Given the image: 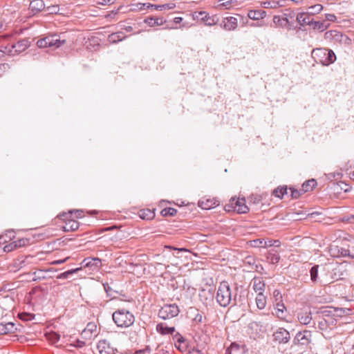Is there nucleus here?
<instances>
[{"mask_svg": "<svg viewBox=\"0 0 354 354\" xmlns=\"http://www.w3.org/2000/svg\"><path fill=\"white\" fill-rule=\"evenodd\" d=\"M237 290L238 287L236 286L235 293H233L228 282L226 281H221L216 292V302L221 307H227L230 304L236 306L237 304Z\"/></svg>", "mask_w": 354, "mask_h": 354, "instance_id": "obj_1", "label": "nucleus"}, {"mask_svg": "<svg viewBox=\"0 0 354 354\" xmlns=\"http://www.w3.org/2000/svg\"><path fill=\"white\" fill-rule=\"evenodd\" d=\"M112 318L117 326L120 328H128L135 322L134 315L124 308L115 310Z\"/></svg>", "mask_w": 354, "mask_h": 354, "instance_id": "obj_2", "label": "nucleus"}, {"mask_svg": "<svg viewBox=\"0 0 354 354\" xmlns=\"http://www.w3.org/2000/svg\"><path fill=\"white\" fill-rule=\"evenodd\" d=\"M313 334L310 330H304L298 332L293 339V344L298 346L304 349L310 348V344L313 340Z\"/></svg>", "mask_w": 354, "mask_h": 354, "instance_id": "obj_3", "label": "nucleus"}, {"mask_svg": "<svg viewBox=\"0 0 354 354\" xmlns=\"http://www.w3.org/2000/svg\"><path fill=\"white\" fill-rule=\"evenodd\" d=\"M66 42L65 39H61L60 36L56 34L49 35L37 41L39 48L55 47L59 48Z\"/></svg>", "mask_w": 354, "mask_h": 354, "instance_id": "obj_4", "label": "nucleus"}, {"mask_svg": "<svg viewBox=\"0 0 354 354\" xmlns=\"http://www.w3.org/2000/svg\"><path fill=\"white\" fill-rule=\"evenodd\" d=\"M179 313L180 310L176 304H166L159 310L158 317L166 320L176 317Z\"/></svg>", "mask_w": 354, "mask_h": 354, "instance_id": "obj_5", "label": "nucleus"}, {"mask_svg": "<svg viewBox=\"0 0 354 354\" xmlns=\"http://www.w3.org/2000/svg\"><path fill=\"white\" fill-rule=\"evenodd\" d=\"M328 252L330 255L335 258L350 257V251L348 248L339 246L335 243L330 245L328 247Z\"/></svg>", "mask_w": 354, "mask_h": 354, "instance_id": "obj_6", "label": "nucleus"}, {"mask_svg": "<svg viewBox=\"0 0 354 354\" xmlns=\"http://www.w3.org/2000/svg\"><path fill=\"white\" fill-rule=\"evenodd\" d=\"M250 245L254 248H268L271 246L279 247L281 241L279 240H265L263 239H257L250 241Z\"/></svg>", "mask_w": 354, "mask_h": 354, "instance_id": "obj_7", "label": "nucleus"}, {"mask_svg": "<svg viewBox=\"0 0 354 354\" xmlns=\"http://www.w3.org/2000/svg\"><path fill=\"white\" fill-rule=\"evenodd\" d=\"M273 340L279 344H286L290 339V335L289 332L283 328H279L274 332Z\"/></svg>", "mask_w": 354, "mask_h": 354, "instance_id": "obj_8", "label": "nucleus"}, {"mask_svg": "<svg viewBox=\"0 0 354 354\" xmlns=\"http://www.w3.org/2000/svg\"><path fill=\"white\" fill-rule=\"evenodd\" d=\"M199 297L205 306H211L214 301V291L211 288L202 289L199 292Z\"/></svg>", "mask_w": 354, "mask_h": 354, "instance_id": "obj_9", "label": "nucleus"}, {"mask_svg": "<svg viewBox=\"0 0 354 354\" xmlns=\"http://www.w3.org/2000/svg\"><path fill=\"white\" fill-rule=\"evenodd\" d=\"M175 347L180 352H185L187 349V343L185 339L179 333H176L172 336Z\"/></svg>", "mask_w": 354, "mask_h": 354, "instance_id": "obj_10", "label": "nucleus"}, {"mask_svg": "<svg viewBox=\"0 0 354 354\" xmlns=\"http://www.w3.org/2000/svg\"><path fill=\"white\" fill-rule=\"evenodd\" d=\"M204 15L203 18H201V21H204L205 25L207 26H212L217 23V20H215L214 17H209L205 12L201 11V12H195L193 14V19L199 20L201 18L200 17Z\"/></svg>", "mask_w": 354, "mask_h": 354, "instance_id": "obj_11", "label": "nucleus"}, {"mask_svg": "<svg viewBox=\"0 0 354 354\" xmlns=\"http://www.w3.org/2000/svg\"><path fill=\"white\" fill-rule=\"evenodd\" d=\"M30 41L28 39H23L18 41L17 43L11 45V48L9 49L8 52L11 53L12 50L15 49V53H21L27 49L30 46Z\"/></svg>", "mask_w": 354, "mask_h": 354, "instance_id": "obj_12", "label": "nucleus"}, {"mask_svg": "<svg viewBox=\"0 0 354 354\" xmlns=\"http://www.w3.org/2000/svg\"><path fill=\"white\" fill-rule=\"evenodd\" d=\"M46 8L44 0H32L29 4V9L33 14H37Z\"/></svg>", "mask_w": 354, "mask_h": 354, "instance_id": "obj_13", "label": "nucleus"}, {"mask_svg": "<svg viewBox=\"0 0 354 354\" xmlns=\"http://www.w3.org/2000/svg\"><path fill=\"white\" fill-rule=\"evenodd\" d=\"M245 202L244 198H232V203L235 205L236 210L239 214H245L249 211V208L245 205Z\"/></svg>", "mask_w": 354, "mask_h": 354, "instance_id": "obj_14", "label": "nucleus"}, {"mask_svg": "<svg viewBox=\"0 0 354 354\" xmlns=\"http://www.w3.org/2000/svg\"><path fill=\"white\" fill-rule=\"evenodd\" d=\"M226 30H234L237 28V19L233 17L224 18L223 24L221 25Z\"/></svg>", "mask_w": 354, "mask_h": 354, "instance_id": "obj_15", "label": "nucleus"}, {"mask_svg": "<svg viewBox=\"0 0 354 354\" xmlns=\"http://www.w3.org/2000/svg\"><path fill=\"white\" fill-rule=\"evenodd\" d=\"M314 19L313 15L309 12H300L297 15V21L301 26L309 25L312 22V19Z\"/></svg>", "mask_w": 354, "mask_h": 354, "instance_id": "obj_16", "label": "nucleus"}, {"mask_svg": "<svg viewBox=\"0 0 354 354\" xmlns=\"http://www.w3.org/2000/svg\"><path fill=\"white\" fill-rule=\"evenodd\" d=\"M156 330L161 335H173L176 331L174 326H168L165 323H159L156 325Z\"/></svg>", "mask_w": 354, "mask_h": 354, "instance_id": "obj_17", "label": "nucleus"}, {"mask_svg": "<svg viewBox=\"0 0 354 354\" xmlns=\"http://www.w3.org/2000/svg\"><path fill=\"white\" fill-rule=\"evenodd\" d=\"M325 38L333 39L336 41H342L344 38L346 39V37L337 30H332L325 32Z\"/></svg>", "mask_w": 354, "mask_h": 354, "instance_id": "obj_18", "label": "nucleus"}, {"mask_svg": "<svg viewBox=\"0 0 354 354\" xmlns=\"http://www.w3.org/2000/svg\"><path fill=\"white\" fill-rule=\"evenodd\" d=\"M326 55L324 59H320L319 62L324 66H328L330 64H333L336 60V55L335 53L330 49H326Z\"/></svg>", "mask_w": 354, "mask_h": 354, "instance_id": "obj_19", "label": "nucleus"}, {"mask_svg": "<svg viewBox=\"0 0 354 354\" xmlns=\"http://www.w3.org/2000/svg\"><path fill=\"white\" fill-rule=\"evenodd\" d=\"M17 328L12 322L0 323V335L14 333Z\"/></svg>", "mask_w": 354, "mask_h": 354, "instance_id": "obj_20", "label": "nucleus"}, {"mask_svg": "<svg viewBox=\"0 0 354 354\" xmlns=\"http://www.w3.org/2000/svg\"><path fill=\"white\" fill-rule=\"evenodd\" d=\"M252 287L255 292L263 294L265 290V283L261 278L254 277L252 281Z\"/></svg>", "mask_w": 354, "mask_h": 354, "instance_id": "obj_21", "label": "nucleus"}, {"mask_svg": "<svg viewBox=\"0 0 354 354\" xmlns=\"http://www.w3.org/2000/svg\"><path fill=\"white\" fill-rule=\"evenodd\" d=\"M329 26V23L326 21H318L315 20V19H312V22L310 24V26L312 27L313 30H317L320 32H322L327 29V28Z\"/></svg>", "mask_w": 354, "mask_h": 354, "instance_id": "obj_22", "label": "nucleus"}, {"mask_svg": "<svg viewBox=\"0 0 354 354\" xmlns=\"http://www.w3.org/2000/svg\"><path fill=\"white\" fill-rule=\"evenodd\" d=\"M144 22L150 27L161 26L166 22L163 17H149L145 19Z\"/></svg>", "mask_w": 354, "mask_h": 354, "instance_id": "obj_23", "label": "nucleus"}, {"mask_svg": "<svg viewBox=\"0 0 354 354\" xmlns=\"http://www.w3.org/2000/svg\"><path fill=\"white\" fill-rule=\"evenodd\" d=\"M297 319L303 325L309 324L312 320L311 312L307 310L300 312L297 315Z\"/></svg>", "mask_w": 354, "mask_h": 354, "instance_id": "obj_24", "label": "nucleus"}, {"mask_svg": "<svg viewBox=\"0 0 354 354\" xmlns=\"http://www.w3.org/2000/svg\"><path fill=\"white\" fill-rule=\"evenodd\" d=\"M266 16V11L263 10H251L248 13V17L253 20H259Z\"/></svg>", "mask_w": 354, "mask_h": 354, "instance_id": "obj_25", "label": "nucleus"}, {"mask_svg": "<svg viewBox=\"0 0 354 354\" xmlns=\"http://www.w3.org/2000/svg\"><path fill=\"white\" fill-rule=\"evenodd\" d=\"M275 312L272 313V315L276 316L277 318L280 319H284L286 313L285 310L286 307L283 303L278 302L277 303L275 308H274Z\"/></svg>", "mask_w": 354, "mask_h": 354, "instance_id": "obj_26", "label": "nucleus"}, {"mask_svg": "<svg viewBox=\"0 0 354 354\" xmlns=\"http://www.w3.org/2000/svg\"><path fill=\"white\" fill-rule=\"evenodd\" d=\"M97 330V326L95 323L89 322L87 324L86 328L82 331V335H84L86 338H91L93 333L95 332Z\"/></svg>", "mask_w": 354, "mask_h": 354, "instance_id": "obj_27", "label": "nucleus"}, {"mask_svg": "<svg viewBox=\"0 0 354 354\" xmlns=\"http://www.w3.org/2000/svg\"><path fill=\"white\" fill-rule=\"evenodd\" d=\"M217 205V201L215 200L207 199L205 201H198V206L204 209H210Z\"/></svg>", "mask_w": 354, "mask_h": 354, "instance_id": "obj_28", "label": "nucleus"}, {"mask_svg": "<svg viewBox=\"0 0 354 354\" xmlns=\"http://www.w3.org/2000/svg\"><path fill=\"white\" fill-rule=\"evenodd\" d=\"M63 228L66 232L75 231L79 228V223L75 220L70 219L66 222Z\"/></svg>", "mask_w": 354, "mask_h": 354, "instance_id": "obj_29", "label": "nucleus"}, {"mask_svg": "<svg viewBox=\"0 0 354 354\" xmlns=\"http://www.w3.org/2000/svg\"><path fill=\"white\" fill-rule=\"evenodd\" d=\"M256 304L259 310H263L266 306V297L264 294L258 293L256 297Z\"/></svg>", "mask_w": 354, "mask_h": 354, "instance_id": "obj_30", "label": "nucleus"}, {"mask_svg": "<svg viewBox=\"0 0 354 354\" xmlns=\"http://www.w3.org/2000/svg\"><path fill=\"white\" fill-rule=\"evenodd\" d=\"M174 7H175V4L173 3H166V4H162V5H156V4L148 3L147 6V8H153L154 10H162L164 9L171 10V9H173Z\"/></svg>", "mask_w": 354, "mask_h": 354, "instance_id": "obj_31", "label": "nucleus"}, {"mask_svg": "<svg viewBox=\"0 0 354 354\" xmlns=\"http://www.w3.org/2000/svg\"><path fill=\"white\" fill-rule=\"evenodd\" d=\"M249 327L252 329L259 328L260 332L265 333L266 331L267 324H265L261 322L254 321L250 323Z\"/></svg>", "mask_w": 354, "mask_h": 354, "instance_id": "obj_32", "label": "nucleus"}, {"mask_svg": "<svg viewBox=\"0 0 354 354\" xmlns=\"http://www.w3.org/2000/svg\"><path fill=\"white\" fill-rule=\"evenodd\" d=\"M317 185V182L315 179H310L306 181L302 185V192H306L311 190L315 185Z\"/></svg>", "mask_w": 354, "mask_h": 354, "instance_id": "obj_33", "label": "nucleus"}, {"mask_svg": "<svg viewBox=\"0 0 354 354\" xmlns=\"http://www.w3.org/2000/svg\"><path fill=\"white\" fill-rule=\"evenodd\" d=\"M261 5L265 8H277L278 7L282 6V4H280L279 1H267L261 3Z\"/></svg>", "mask_w": 354, "mask_h": 354, "instance_id": "obj_34", "label": "nucleus"}, {"mask_svg": "<svg viewBox=\"0 0 354 354\" xmlns=\"http://www.w3.org/2000/svg\"><path fill=\"white\" fill-rule=\"evenodd\" d=\"M326 48H315L312 51V55L315 57H318L319 60L320 59H324L326 55Z\"/></svg>", "mask_w": 354, "mask_h": 354, "instance_id": "obj_35", "label": "nucleus"}, {"mask_svg": "<svg viewBox=\"0 0 354 354\" xmlns=\"http://www.w3.org/2000/svg\"><path fill=\"white\" fill-rule=\"evenodd\" d=\"M141 331L140 327L135 328L133 330L128 331L129 338L131 342H136L138 341V333Z\"/></svg>", "mask_w": 354, "mask_h": 354, "instance_id": "obj_36", "label": "nucleus"}, {"mask_svg": "<svg viewBox=\"0 0 354 354\" xmlns=\"http://www.w3.org/2000/svg\"><path fill=\"white\" fill-rule=\"evenodd\" d=\"M318 269H319V266L315 265V266H313L310 270V279H311L312 282L314 283H316L318 279Z\"/></svg>", "mask_w": 354, "mask_h": 354, "instance_id": "obj_37", "label": "nucleus"}, {"mask_svg": "<svg viewBox=\"0 0 354 354\" xmlns=\"http://www.w3.org/2000/svg\"><path fill=\"white\" fill-rule=\"evenodd\" d=\"M80 270H81V268L67 270V271L62 272V273L59 274V275H57V278L60 279H67L71 275L73 274L74 273H76L77 271H79Z\"/></svg>", "mask_w": 354, "mask_h": 354, "instance_id": "obj_38", "label": "nucleus"}, {"mask_svg": "<svg viewBox=\"0 0 354 354\" xmlns=\"http://www.w3.org/2000/svg\"><path fill=\"white\" fill-rule=\"evenodd\" d=\"M84 261L86 262L85 266H95L96 267H98L101 264V260L98 258H92V259H84Z\"/></svg>", "mask_w": 354, "mask_h": 354, "instance_id": "obj_39", "label": "nucleus"}, {"mask_svg": "<svg viewBox=\"0 0 354 354\" xmlns=\"http://www.w3.org/2000/svg\"><path fill=\"white\" fill-rule=\"evenodd\" d=\"M288 188L287 187H278L274 190V194L275 196L279 198H282L285 194H288Z\"/></svg>", "mask_w": 354, "mask_h": 354, "instance_id": "obj_40", "label": "nucleus"}, {"mask_svg": "<svg viewBox=\"0 0 354 354\" xmlns=\"http://www.w3.org/2000/svg\"><path fill=\"white\" fill-rule=\"evenodd\" d=\"M47 338L52 344H55L59 340L60 335L55 332H52L47 335Z\"/></svg>", "mask_w": 354, "mask_h": 354, "instance_id": "obj_41", "label": "nucleus"}, {"mask_svg": "<svg viewBox=\"0 0 354 354\" xmlns=\"http://www.w3.org/2000/svg\"><path fill=\"white\" fill-rule=\"evenodd\" d=\"M177 213V210L173 207H166L163 209L161 212V214L166 216H175Z\"/></svg>", "mask_w": 354, "mask_h": 354, "instance_id": "obj_42", "label": "nucleus"}, {"mask_svg": "<svg viewBox=\"0 0 354 354\" xmlns=\"http://www.w3.org/2000/svg\"><path fill=\"white\" fill-rule=\"evenodd\" d=\"M122 32L113 33L109 36V39L113 42L122 41L124 38L126 37L125 36H122Z\"/></svg>", "mask_w": 354, "mask_h": 354, "instance_id": "obj_43", "label": "nucleus"}, {"mask_svg": "<svg viewBox=\"0 0 354 354\" xmlns=\"http://www.w3.org/2000/svg\"><path fill=\"white\" fill-rule=\"evenodd\" d=\"M47 12L48 14H57L59 11V8L57 5H52V6H46V8L44 9Z\"/></svg>", "mask_w": 354, "mask_h": 354, "instance_id": "obj_44", "label": "nucleus"}, {"mask_svg": "<svg viewBox=\"0 0 354 354\" xmlns=\"http://www.w3.org/2000/svg\"><path fill=\"white\" fill-rule=\"evenodd\" d=\"M323 7L321 4H316L315 6H310L309 7V12L312 15H315L316 13H319L322 10Z\"/></svg>", "mask_w": 354, "mask_h": 354, "instance_id": "obj_45", "label": "nucleus"}, {"mask_svg": "<svg viewBox=\"0 0 354 354\" xmlns=\"http://www.w3.org/2000/svg\"><path fill=\"white\" fill-rule=\"evenodd\" d=\"M268 259L270 261L271 263L275 264L279 262L280 257L277 254H272L271 252H269Z\"/></svg>", "mask_w": 354, "mask_h": 354, "instance_id": "obj_46", "label": "nucleus"}, {"mask_svg": "<svg viewBox=\"0 0 354 354\" xmlns=\"http://www.w3.org/2000/svg\"><path fill=\"white\" fill-rule=\"evenodd\" d=\"M290 196L292 198L297 199L304 192H302V189L300 190H297L294 188H290Z\"/></svg>", "mask_w": 354, "mask_h": 354, "instance_id": "obj_47", "label": "nucleus"}, {"mask_svg": "<svg viewBox=\"0 0 354 354\" xmlns=\"http://www.w3.org/2000/svg\"><path fill=\"white\" fill-rule=\"evenodd\" d=\"M13 243H14V247H15L16 248H20V247H22V246H24L26 245V243H28V239H22L17 240L16 241H13Z\"/></svg>", "mask_w": 354, "mask_h": 354, "instance_id": "obj_48", "label": "nucleus"}, {"mask_svg": "<svg viewBox=\"0 0 354 354\" xmlns=\"http://www.w3.org/2000/svg\"><path fill=\"white\" fill-rule=\"evenodd\" d=\"M156 354H169L167 346L164 347L162 345H158L156 348Z\"/></svg>", "mask_w": 354, "mask_h": 354, "instance_id": "obj_49", "label": "nucleus"}, {"mask_svg": "<svg viewBox=\"0 0 354 354\" xmlns=\"http://www.w3.org/2000/svg\"><path fill=\"white\" fill-rule=\"evenodd\" d=\"M140 217L142 219H151L153 217V214L150 210H147V212H143L142 214L140 215Z\"/></svg>", "mask_w": 354, "mask_h": 354, "instance_id": "obj_50", "label": "nucleus"}, {"mask_svg": "<svg viewBox=\"0 0 354 354\" xmlns=\"http://www.w3.org/2000/svg\"><path fill=\"white\" fill-rule=\"evenodd\" d=\"M104 289L107 294L108 297H112V293L114 292L108 283H103Z\"/></svg>", "mask_w": 354, "mask_h": 354, "instance_id": "obj_51", "label": "nucleus"}, {"mask_svg": "<svg viewBox=\"0 0 354 354\" xmlns=\"http://www.w3.org/2000/svg\"><path fill=\"white\" fill-rule=\"evenodd\" d=\"M239 349V347L238 345L236 344H232L231 345V347L230 348H228L227 350H226V354H232V352L234 350L236 351H238Z\"/></svg>", "mask_w": 354, "mask_h": 354, "instance_id": "obj_52", "label": "nucleus"}, {"mask_svg": "<svg viewBox=\"0 0 354 354\" xmlns=\"http://www.w3.org/2000/svg\"><path fill=\"white\" fill-rule=\"evenodd\" d=\"M100 354H115L114 350L109 346L108 347V350L103 348L100 351Z\"/></svg>", "mask_w": 354, "mask_h": 354, "instance_id": "obj_53", "label": "nucleus"}, {"mask_svg": "<svg viewBox=\"0 0 354 354\" xmlns=\"http://www.w3.org/2000/svg\"><path fill=\"white\" fill-rule=\"evenodd\" d=\"M221 3L219 4V6L227 8L230 6L232 1V0H219Z\"/></svg>", "mask_w": 354, "mask_h": 354, "instance_id": "obj_54", "label": "nucleus"}, {"mask_svg": "<svg viewBox=\"0 0 354 354\" xmlns=\"http://www.w3.org/2000/svg\"><path fill=\"white\" fill-rule=\"evenodd\" d=\"M15 248H16L14 247V243L12 242L11 243H10L4 247V250L6 252H10Z\"/></svg>", "mask_w": 354, "mask_h": 354, "instance_id": "obj_55", "label": "nucleus"}, {"mask_svg": "<svg viewBox=\"0 0 354 354\" xmlns=\"http://www.w3.org/2000/svg\"><path fill=\"white\" fill-rule=\"evenodd\" d=\"M203 317L201 314L200 313H198L195 317H194V321L196 322H198V323H201L203 322Z\"/></svg>", "mask_w": 354, "mask_h": 354, "instance_id": "obj_56", "label": "nucleus"}, {"mask_svg": "<svg viewBox=\"0 0 354 354\" xmlns=\"http://www.w3.org/2000/svg\"><path fill=\"white\" fill-rule=\"evenodd\" d=\"M326 21H333L335 19H336V17L333 15V14H327L326 15Z\"/></svg>", "mask_w": 354, "mask_h": 354, "instance_id": "obj_57", "label": "nucleus"}, {"mask_svg": "<svg viewBox=\"0 0 354 354\" xmlns=\"http://www.w3.org/2000/svg\"><path fill=\"white\" fill-rule=\"evenodd\" d=\"M32 274H33L35 276H36V277H37V278H34V279H32V281H37V279L41 280V279H44L46 278V277H45V276H44V275H41V274H38V275H37V272H34Z\"/></svg>", "mask_w": 354, "mask_h": 354, "instance_id": "obj_58", "label": "nucleus"}, {"mask_svg": "<svg viewBox=\"0 0 354 354\" xmlns=\"http://www.w3.org/2000/svg\"><path fill=\"white\" fill-rule=\"evenodd\" d=\"M115 0H102V1L99 2L100 4L102 5H111L115 2Z\"/></svg>", "mask_w": 354, "mask_h": 354, "instance_id": "obj_59", "label": "nucleus"}, {"mask_svg": "<svg viewBox=\"0 0 354 354\" xmlns=\"http://www.w3.org/2000/svg\"><path fill=\"white\" fill-rule=\"evenodd\" d=\"M326 327V321L325 319H323L322 321H320L319 322V328L321 330L325 329Z\"/></svg>", "mask_w": 354, "mask_h": 354, "instance_id": "obj_60", "label": "nucleus"}, {"mask_svg": "<svg viewBox=\"0 0 354 354\" xmlns=\"http://www.w3.org/2000/svg\"><path fill=\"white\" fill-rule=\"evenodd\" d=\"M281 21H282V20H281V19L280 18V17H279V16H274V17H273V21H274V24H279V25H281V26H283V24L281 23Z\"/></svg>", "mask_w": 354, "mask_h": 354, "instance_id": "obj_61", "label": "nucleus"}, {"mask_svg": "<svg viewBox=\"0 0 354 354\" xmlns=\"http://www.w3.org/2000/svg\"><path fill=\"white\" fill-rule=\"evenodd\" d=\"M165 248H168V249H170V250H178V252L187 251V250L185 248H174V247H172V246H170V245H167V246H165Z\"/></svg>", "mask_w": 354, "mask_h": 354, "instance_id": "obj_62", "label": "nucleus"}, {"mask_svg": "<svg viewBox=\"0 0 354 354\" xmlns=\"http://www.w3.org/2000/svg\"><path fill=\"white\" fill-rule=\"evenodd\" d=\"M188 354H203V353H202L201 351L198 349L193 348L192 351H189Z\"/></svg>", "mask_w": 354, "mask_h": 354, "instance_id": "obj_63", "label": "nucleus"}, {"mask_svg": "<svg viewBox=\"0 0 354 354\" xmlns=\"http://www.w3.org/2000/svg\"><path fill=\"white\" fill-rule=\"evenodd\" d=\"M321 313L323 315H329L332 313V311L330 310H328V309L325 308L324 310H322Z\"/></svg>", "mask_w": 354, "mask_h": 354, "instance_id": "obj_64", "label": "nucleus"}]
</instances>
